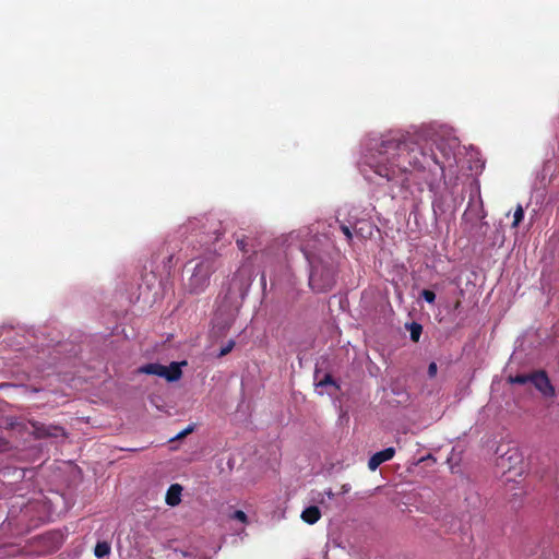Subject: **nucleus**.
<instances>
[{
  "mask_svg": "<svg viewBox=\"0 0 559 559\" xmlns=\"http://www.w3.org/2000/svg\"><path fill=\"white\" fill-rule=\"evenodd\" d=\"M426 138L452 166L459 140L451 127L433 122L414 134L401 131L368 134L360 144L359 173L367 181L379 186L386 183L400 193H406L413 187L421 189L423 185L435 191L444 177L445 164L428 146Z\"/></svg>",
  "mask_w": 559,
  "mask_h": 559,
  "instance_id": "1",
  "label": "nucleus"
},
{
  "mask_svg": "<svg viewBox=\"0 0 559 559\" xmlns=\"http://www.w3.org/2000/svg\"><path fill=\"white\" fill-rule=\"evenodd\" d=\"M302 239L301 251L309 265V286L314 293L331 290L336 282L340 251L325 234L311 235L309 229L297 233Z\"/></svg>",
  "mask_w": 559,
  "mask_h": 559,
  "instance_id": "2",
  "label": "nucleus"
},
{
  "mask_svg": "<svg viewBox=\"0 0 559 559\" xmlns=\"http://www.w3.org/2000/svg\"><path fill=\"white\" fill-rule=\"evenodd\" d=\"M253 275L252 263L250 261L242 262L224 290V298L230 306L238 307L241 304L250 289Z\"/></svg>",
  "mask_w": 559,
  "mask_h": 559,
  "instance_id": "3",
  "label": "nucleus"
},
{
  "mask_svg": "<svg viewBox=\"0 0 559 559\" xmlns=\"http://www.w3.org/2000/svg\"><path fill=\"white\" fill-rule=\"evenodd\" d=\"M217 266V255L215 253H210L203 257L199 262H197L186 283L187 290L190 294L203 293L209 286L210 277Z\"/></svg>",
  "mask_w": 559,
  "mask_h": 559,
  "instance_id": "4",
  "label": "nucleus"
},
{
  "mask_svg": "<svg viewBox=\"0 0 559 559\" xmlns=\"http://www.w3.org/2000/svg\"><path fill=\"white\" fill-rule=\"evenodd\" d=\"M218 222L214 218L201 217L190 218L181 225L177 234L180 238H188L189 235L195 233V236L203 235L204 242H215L219 239L221 233L217 229Z\"/></svg>",
  "mask_w": 559,
  "mask_h": 559,
  "instance_id": "5",
  "label": "nucleus"
},
{
  "mask_svg": "<svg viewBox=\"0 0 559 559\" xmlns=\"http://www.w3.org/2000/svg\"><path fill=\"white\" fill-rule=\"evenodd\" d=\"M187 361L171 362L169 366H164L157 362L146 364L142 366L139 371L146 374H154L165 378L169 382L177 381L181 378V367L186 366Z\"/></svg>",
  "mask_w": 559,
  "mask_h": 559,
  "instance_id": "6",
  "label": "nucleus"
},
{
  "mask_svg": "<svg viewBox=\"0 0 559 559\" xmlns=\"http://www.w3.org/2000/svg\"><path fill=\"white\" fill-rule=\"evenodd\" d=\"M531 383L545 397L555 396V388L551 384L547 373L543 370L532 373Z\"/></svg>",
  "mask_w": 559,
  "mask_h": 559,
  "instance_id": "7",
  "label": "nucleus"
},
{
  "mask_svg": "<svg viewBox=\"0 0 559 559\" xmlns=\"http://www.w3.org/2000/svg\"><path fill=\"white\" fill-rule=\"evenodd\" d=\"M342 215H343V210H340L337 212V217L335 219V223L338 224V227L342 230V233L344 234L346 240L352 241L353 230L356 234H358L362 230V227H360L359 229L357 228L358 221L356 217H350L348 219H345V218H341Z\"/></svg>",
  "mask_w": 559,
  "mask_h": 559,
  "instance_id": "8",
  "label": "nucleus"
},
{
  "mask_svg": "<svg viewBox=\"0 0 559 559\" xmlns=\"http://www.w3.org/2000/svg\"><path fill=\"white\" fill-rule=\"evenodd\" d=\"M33 428L36 437L38 438H59L66 436L64 429L62 427L51 424L34 423Z\"/></svg>",
  "mask_w": 559,
  "mask_h": 559,
  "instance_id": "9",
  "label": "nucleus"
},
{
  "mask_svg": "<svg viewBox=\"0 0 559 559\" xmlns=\"http://www.w3.org/2000/svg\"><path fill=\"white\" fill-rule=\"evenodd\" d=\"M395 454V449L389 447L382 451L374 453L368 461L370 471H376L382 463L390 461Z\"/></svg>",
  "mask_w": 559,
  "mask_h": 559,
  "instance_id": "10",
  "label": "nucleus"
},
{
  "mask_svg": "<svg viewBox=\"0 0 559 559\" xmlns=\"http://www.w3.org/2000/svg\"><path fill=\"white\" fill-rule=\"evenodd\" d=\"M522 462V456L516 449L509 450L500 457L499 465L503 468L508 467L509 471L515 467L518 463Z\"/></svg>",
  "mask_w": 559,
  "mask_h": 559,
  "instance_id": "11",
  "label": "nucleus"
},
{
  "mask_svg": "<svg viewBox=\"0 0 559 559\" xmlns=\"http://www.w3.org/2000/svg\"><path fill=\"white\" fill-rule=\"evenodd\" d=\"M182 487L179 484H173L166 492V503L169 507H176L181 501Z\"/></svg>",
  "mask_w": 559,
  "mask_h": 559,
  "instance_id": "12",
  "label": "nucleus"
},
{
  "mask_svg": "<svg viewBox=\"0 0 559 559\" xmlns=\"http://www.w3.org/2000/svg\"><path fill=\"white\" fill-rule=\"evenodd\" d=\"M320 516H321L320 510L316 506L308 507L301 512L302 521L310 525L317 523L319 521Z\"/></svg>",
  "mask_w": 559,
  "mask_h": 559,
  "instance_id": "13",
  "label": "nucleus"
},
{
  "mask_svg": "<svg viewBox=\"0 0 559 559\" xmlns=\"http://www.w3.org/2000/svg\"><path fill=\"white\" fill-rule=\"evenodd\" d=\"M110 549V545L107 542H98L94 548V555L100 559L108 556Z\"/></svg>",
  "mask_w": 559,
  "mask_h": 559,
  "instance_id": "14",
  "label": "nucleus"
},
{
  "mask_svg": "<svg viewBox=\"0 0 559 559\" xmlns=\"http://www.w3.org/2000/svg\"><path fill=\"white\" fill-rule=\"evenodd\" d=\"M406 328L409 331L411 340L414 341V342H418L419 337L421 335V332H423L421 324H419L417 322H412L409 324H406Z\"/></svg>",
  "mask_w": 559,
  "mask_h": 559,
  "instance_id": "15",
  "label": "nucleus"
},
{
  "mask_svg": "<svg viewBox=\"0 0 559 559\" xmlns=\"http://www.w3.org/2000/svg\"><path fill=\"white\" fill-rule=\"evenodd\" d=\"M236 243L241 251L248 252L250 249L254 251V246L251 239L247 236L236 239Z\"/></svg>",
  "mask_w": 559,
  "mask_h": 559,
  "instance_id": "16",
  "label": "nucleus"
},
{
  "mask_svg": "<svg viewBox=\"0 0 559 559\" xmlns=\"http://www.w3.org/2000/svg\"><path fill=\"white\" fill-rule=\"evenodd\" d=\"M532 373L531 374H516V376H510L508 381L512 384H526L531 382Z\"/></svg>",
  "mask_w": 559,
  "mask_h": 559,
  "instance_id": "17",
  "label": "nucleus"
},
{
  "mask_svg": "<svg viewBox=\"0 0 559 559\" xmlns=\"http://www.w3.org/2000/svg\"><path fill=\"white\" fill-rule=\"evenodd\" d=\"M523 218H524V210L521 205H518V207L515 209L514 214H513L512 227H518Z\"/></svg>",
  "mask_w": 559,
  "mask_h": 559,
  "instance_id": "18",
  "label": "nucleus"
},
{
  "mask_svg": "<svg viewBox=\"0 0 559 559\" xmlns=\"http://www.w3.org/2000/svg\"><path fill=\"white\" fill-rule=\"evenodd\" d=\"M432 209H433L435 214H437L438 212H440V213L444 212L443 200L441 197L440 198L435 197V199L432 201Z\"/></svg>",
  "mask_w": 559,
  "mask_h": 559,
  "instance_id": "19",
  "label": "nucleus"
},
{
  "mask_svg": "<svg viewBox=\"0 0 559 559\" xmlns=\"http://www.w3.org/2000/svg\"><path fill=\"white\" fill-rule=\"evenodd\" d=\"M229 518L233 520L239 521L243 524L247 523V520H248L247 514L241 510H237V511L233 512L229 515Z\"/></svg>",
  "mask_w": 559,
  "mask_h": 559,
  "instance_id": "20",
  "label": "nucleus"
},
{
  "mask_svg": "<svg viewBox=\"0 0 559 559\" xmlns=\"http://www.w3.org/2000/svg\"><path fill=\"white\" fill-rule=\"evenodd\" d=\"M420 295L428 304H432L436 300V294L432 290L424 289Z\"/></svg>",
  "mask_w": 559,
  "mask_h": 559,
  "instance_id": "21",
  "label": "nucleus"
},
{
  "mask_svg": "<svg viewBox=\"0 0 559 559\" xmlns=\"http://www.w3.org/2000/svg\"><path fill=\"white\" fill-rule=\"evenodd\" d=\"M234 346H235V341H233V340L228 341V343L224 347L221 348L217 357H223V356L227 355L228 353L231 352Z\"/></svg>",
  "mask_w": 559,
  "mask_h": 559,
  "instance_id": "22",
  "label": "nucleus"
},
{
  "mask_svg": "<svg viewBox=\"0 0 559 559\" xmlns=\"http://www.w3.org/2000/svg\"><path fill=\"white\" fill-rule=\"evenodd\" d=\"M35 506V502H28L26 504H20L19 507L21 508L23 515L27 516L34 510Z\"/></svg>",
  "mask_w": 559,
  "mask_h": 559,
  "instance_id": "23",
  "label": "nucleus"
},
{
  "mask_svg": "<svg viewBox=\"0 0 559 559\" xmlns=\"http://www.w3.org/2000/svg\"><path fill=\"white\" fill-rule=\"evenodd\" d=\"M428 374L429 377H435L437 374V365L436 362H431L429 366H428Z\"/></svg>",
  "mask_w": 559,
  "mask_h": 559,
  "instance_id": "24",
  "label": "nucleus"
},
{
  "mask_svg": "<svg viewBox=\"0 0 559 559\" xmlns=\"http://www.w3.org/2000/svg\"><path fill=\"white\" fill-rule=\"evenodd\" d=\"M333 383V380H332V377L330 374H326L324 377V379L322 381L319 382V386H323V385H326V384H332Z\"/></svg>",
  "mask_w": 559,
  "mask_h": 559,
  "instance_id": "25",
  "label": "nucleus"
},
{
  "mask_svg": "<svg viewBox=\"0 0 559 559\" xmlns=\"http://www.w3.org/2000/svg\"><path fill=\"white\" fill-rule=\"evenodd\" d=\"M193 430V426H188L185 430H182L181 432H179L175 439H178V438H181L183 436H186L187 433L191 432Z\"/></svg>",
  "mask_w": 559,
  "mask_h": 559,
  "instance_id": "26",
  "label": "nucleus"
},
{
  "mask_svg": "<svg viewBox=\"0 0 559 559\" xmlns=\"http://www.w3.org/2000/svg\"><path fill=\"white\" fill-rule=\"evenodd\" d=\"M7 449H8V442L5 441V439L0 437V452L5 451Z\"/></svg>",
  "mask_w": 559,
  "mask_h": 559,
  "instance_id": "27",
  "label": "nucleus"
},
{
  "mask_svg": "<svg viewBox=\"0 0 559 559\" xmlns=\"http://www.w3.org/2000/svg\"><path fill=\"white\" fill-rule=\"evenodd\" d=\"M323 495H324V496H326L329 499H333V498H334V496H335L331 488L325 489V490L323 491Z\"/></svg>",
  "mask_w": 559,
  "mask_h": 559,
  "instance_id": "28",
  "label": "nucleus"
},
{
  "mask_svg": "<svg viewBox=\"0 0 559 559\" xmlns=\"http://www.w3.org/2000/svg\"><path fill=\"white\" fill-rule=\"evenodd\" d=\"M16 504H12L11 509H10V514L13 515L14 514V509H15Z\"/></svg>",
  "mask_w": 559,
  "mask_h": 559,
  "instance_id": "29",
  "label": "nucleus"
},
{
  "mask_svg": "<svg viewBox=\"0 0 559 559\" xmlns=\"http://www.w3.org/2000/svg\"><path fill=\"white\" fill-rule=\"evenodd\" d=\"M261 282L263 285H265V275L264 274H262V276H261Z\"/></svg>",
  "mask_w": 559,
  "mask_h": 559,
  "instance_id": "30",
  "label": "nucleus"
},
{
  "mask_svg": "<svg viewBox=\"0 0 559 559\" xmlns=\"http://www.w3.org/2000/svg\"><path fill=\"white\" fill-rule=\"evenodd\" d=\"M343 490H344V492H347L348 491V486L347 485L343 486Z\"/></svg>",
  "mask_w": 559,
  "mask_h": 559,
  "instance_id": "31",
  "label": "nucleus"
}]
</instances>
